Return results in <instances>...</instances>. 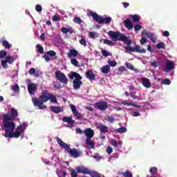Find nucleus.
<instances>
[{
    "label": "nucleus",
    "mask_w": 177,
    "mask_h": 177,
    "mask_svg": "<svg viewBox=\"0 0 177 177\" xmlns=\"http://www.w3.org/2000/svg\"><path fill=\"white\" fill-rule=\"evenodd\" d=\"M119 41H123L125 42L127 46L125 48L127 52H135L136 53H146V49L141 48L140 46L136 44L134 47L131 46V44H132V41L129 39V37L125 36L124 34H121L119 37Z\"/></svg>",
    "instance_id": "1"
},
{
    "label": "nucleus",
    "mask_w": 177,
    "mask_h": 177,
    "mask_svg": "<svg viewBox=\"0 0 177 177\" xmlns=\"http://www.w3.org/2000/svg\"><path fill=\"white\" fill-rule=\"evenodd\" d=\"M50 96V93L48 92L41 93L39 97H33L32 98V102L35 107H37L39 110H46V105L44 104L46 103V102H49V97Z\"/></svg>",
    "instance_id": "2"
},
{
    "label": "nucleus",
    "mask_w": 177,
    "mask_h": 177,
    "mask_svg": "<svg viewBox=\"0 0 177 177\" xmlns=\"http://www.w3.org/2000/svg\"><path fill=\"white\" fill-rule=\"evenodd\" d=\"M2 117L5 135H8L10 132H15L16 124L12 120V118L10 117V113L3 114Z\"/></svg>",
    "instance_id": "3"
},
{
    "label": "nucleus",
    "mask_w": 177,
    "mask_h": 177,
    "mask_svg": "<svg viewBox=\"0 0 177 177\" xmlns=\"http://www.w3.org/2000/svg\"><path fill=\"white\" fill-rule=\"evenodd\" d=\"M59 146L62 147V149H65L68 153L71 156V157H73V158H78L81 156V153L77 150V149L73 148L71 149L70 145H67L60 138L56 137L55 138Z\"/></svg>",
    "instance_id": "4"
},
{
    "label": "nucleus",
    "mask_w": 177,
    "mask_h": 177,
    "mask_svg": "<svg viewBox=\"0 0 177 177\" xmlns=\"http://www.w3.org/2000/svg\"><path fill=\"white\" fill-rule=\"evenodd\" d=\"M68 76L71 80H74V78H75L73 82L74 89H80L81 85L83 84L82 81H81V80H82V76L77 72H72L69 73Z\"/></svg>",
    "instance_id": "5"
},
{
    "label": "nucleus",
    "mask_w": 177,
    "mask_h": 177,
    "mask_svg": "<svg viewBox=\"0 0 177 177\" xmlns=\"http://www.w3.org/2000/svg\"><path fill=\"white\" fill-rule=\"evenodd\" d=\"M89 15L91 17H93V19L95 21H97L99 24H110V23L111 22V17H106L105 18H103L102 16L92 11H90Z\"/></svg>",
    "instance_id": "6"
},
{
    "label": "nucleus",
    "mask_w": 177,
    "mask_h": 177,
    "mask_svg": "<svg viewBox=\"0 0 177 177\" xmlns=\"http://www.w3.org/2000/svg\"><path fill=\"white\" fill-rule=\"evenodd\" d=\"M24 132V129H23V126L20 125L17 127V131H11L8 134H4L5 138H15L17 139V138H20L21 133Z\"/></svg>",
    "instance_id": "7"
},
{
    "label": "nucleus",
    "mask_w": 177,
    "mask_h": 177,
    "mask_svg": "<svg viewBox=\"0 0 177 177\" xmlns=\"http://www.w3.org/2000/svg\"><path fill=\"white\" fill-rule=\"evenodd\" d=\"M55 78L57 81H59V82H62V84H64V85H67V84H68V79H67L66 75L60 71H57L55 72Z\"/></svg>",
    "instance_id": "8"
},
{
    "label": "nucleus",
    "mask_w": 177,
    "mask_h": 177,
    "mask_svg": "<svg viewBox=\"0 0 177 177\" xmlns=\"http://www.w3.org/2000/svg\"><path fill=\"white\" fill-rule=\"evenodd\" d=\"M95 107L101 111H106L109 109V104L106 101L97 102L95 104Z\"/></svg>",
    "instance_id": "9"
},
{
    "label": "nucleus",
    "mask_w": 177,
    "mask_h": 177,
    "mask_svg": "<svg viewBox=\"0 0 177 177\" xmlns=\"http://www.w3.org/2000/svg\"><path fill=\"white\" fill-rule=\"evenodd\" d=\"M15 60L14 56L8 55L6 57L5 60L1 61V66L3 67V68H6L8 67V64H12V63L15 62Z\"/></svg>",
    "instance_id": "10"
},
{
    "label": "nucleus",
    "mask_w": 177,
    "mask_h": 177,
    "mask_svg": "<svg viewBox=\"0 0 177 177\" xmlns=\"http://www.w3.org/2000/svg\"><path fill=\"white\" fill-rule=\"evenodd\" d=\"M69 107L71 108L73 115L76 117L77 120H82V118H84V116H82V114L78 112V110H77V107L74 104H71L69 105Z\"/></svg>",
    "instance_id": "11"
},
{
    "label": "nucleus",
    "mask_w": 177,
    "mask_h": 177,
    "mask_svg": "<svg viewBox=\"0 0 177 177\" xmlns=\"http://www.w3.org/2000/svg\"><path fill=\"white\" fill-rule=\"evenodd\" d=\"M62 121L63 122H67L70 128H72V127H74V124H75V120H73L72 117H64L62 118Z\"/></svg>",
    "instance_id": "12"
},
{
    "label": "nucleus",
    "mask_w": 177,
    "mask_h": 177,
    "mask_svg": "<svg viewBox=\"0 0 177 177\" xmlns=\"http://www.w3.org/2000/svg\"><path fill=\"white\" fill-rule=\"evenodd\" d=\"M84 133L86 136V139H92L95 136V131L91 128L84 130Z\"/></svg>",
    "instance_id": "13"
},
{
    "label": "nucleus",
    "mask_w": 177,
    "mask_h": 177,
    "mask_svg": "<svg viewBox=\"0 0 177 177\" xmlns=\"http://www.w3.org/2000/svg\"><path fill=\"white\" fill-rule=\"evenodd\" d=\"M122 34L120 32H114L113 30H110L108 32V35L109 37H111V38H112L113 39H114V41H115L116 39L120 40V35Z\"/></svg>",
    "instance_id": "14"
},
{
    "label": "nucleus",
    "mask_w": 177,
    "mask_h": 177,
    "mask_svg": "<svg viewBox=\"0 0 177 177\" xmlns=\"http://www.w3.org/2000/svg\"><path fill=\"white\" fill-rule=\"evenodd\" d=\"M75 170L79 174H83V175H88L89 174V169L84 166H79L75 168Z\"/></svg>",
    "instance_id": "15"
},
{
    "label": "nucleus",
    "mask_w": 177,
    "mask_h": 177,
    "mask_svg": "<svg viewBox=\"0 0 177 177\" xmlns=\"http://www.w3.org/2000/svg\"><path fill=\"white\" fill-rule=\"evenodd\" d=\"M78 56V51L74 48L71 49L69 52L67 53L68 59H74Z\"/></svg>",
    "instance_id": "16"
},
{
    "label": "nucleus",
    "mask_w": 177,
    "mask_h": 177,
    "mask_svg": "<svg viewBox=\"0 0 177 177\" xmlns=\"http://www.w3.org/2000/svg\"><path fill=\"white\" fill-rule=\"evenodd\" d=\"M171 70H175V64L171 61H168L164 71L168 73V71H171Z\"/></svg>",
    "instance_id": "17"
},
{
    "label": "nucleus",
    "mask_w": 177,
    "mask_h": 177,
    "mask_svg": "<svg viewBox=\"0 0 177 177\" xmlns=\"http://www.w3.org/2000/svg\"><path fill=\"white\" fill-rule=\"evenodd\" d=\"M97 129H99L100 132L102 133H107V132H109V127L103 124H98L97 126Z\"/></svg>",
    "instance_id": "18"
},
{
    "label": "nucleus",
    "mask_w": 177,
    "mask_h": 177,
    "mask_svg": "<svg viewBox=\"0 0 177 177\" xmlns=\"http://www.w3.org/2000/svg\"><path fill=\"white\" fill-rule=\"evenodd\" d=\"M36 89H37V85H35V84L32 83V84H28V91L30 95H35Z\"/></svg>",
    "instance_id": "19"
},
{
    "label": "nucleus",
    "mask_w": 177,
    "mask_h": 177,
    "mask_svg": "<svg viewBox=\"0 0 177 177\" xmlns=\"http://www.w3.org/2000/svg\"><path fill=\"white\" fill-rule=\"evenodd\" d=\"M86 77L90 80H95V78H96V75H95V73H93V71L88 69L86 72Z\"/></svg>",
    "instance_id": "20"
},
{
    "label": "nucleus",
    "mask_w": 177,
    "mask_h": 177,
    "mask_svg": "<svg viewBox=\"0 0 177 177\" xmlns=\"http://www.w3.org/2000/svg\"><path fill=\"white\" fill-rule=\"evenodd\" d=\"M123 23L124 24V27L127 28V30H132L133 28V24H132V21H131V19H125Z\"/></svg>",
    "instance_id": "21"
},
{
    "label": "nucleus",
    "mask_w": 177,
    "mask_h": 177,
    "mask_svg": "<svg viewBox=\"0 0 177 177\" xmlns=\"http://www.w3.org/2000/svg\"><path fill=\"white\" fill-rule=\"evenodd\" d=\"M145 35L147 38H149V39L153 44H156V42H157V37L154 36V33L147 32H145Z\"/></svg>",
    "instance_id": "22"
},
{
    "label": "nucleus",
    "mask_w": 177,
    "mask_h": 177,
    "mask_svg": "<svg viewBox=\"0 0 177 177\" xmlns=\"http://www.w3.org/2000/svg\"><path fill=\"white\" fill-rule=\"evenodd\" d=\"M50 110L51 111H53V113H55V114H59V113H62V107L60 106H51Z\"/></svg>",
    "instance_id": "23"
},
{
    "label": "nucleus",
    "mask_w": 177,
    "mask_h": 177,
    "mask_svg": "<svg viewBox=\"0 0 177 177\" xmlns=\"http://www.w3.org/2000/svg\"><path fill=\"white\" fill-rule=\"evenodd\" d=\"M61 31L64 34H67L68 32H70V34H73V32H74V30H73V28L71 27H69L68 28L63 27L62 28Z\"/></svg>",
    "instance_id": "24"
},
{
    "label": "nucleus",
    "mask_w": 177,
    "mask_h": 177,
    "mask_svg": "<svg viewBox=\"0 0 177 177\" xmlns=\"http://www.w3.org/2000/svg\"><path fill=\"white\" fill-rule=\"evenodd\" d=\"M86 144L87 146H90L89 149H95V142L91 138L86 139Z\"/></svg>",
    "instance_id": "25"
},
{
    "label": "nucleus",
    "mask_w": 177,
    "mask_h": 177,
    "mask_svg": "<svg viewBox=\"0 0 177 177\" xmlns=\"http://www.w3.org/2000/svg\"><path fill=\"white\" fill-rule=\"evenodd\" d=\"M142 85L145 86V88H151V83H150V80H149L148 78L143 79Z\"/></svg>",
    "instance_id": "26"
},
{
    "label": "nucleus",
    "mask_w": 177,
    "mask_h": 177,
    "mask_svg": "<svg viewBox=\"0 0 177 177\" xmlns=\"http://www.w3.org/2000/svg\"><path fill=\"white\" fill-rule=\"evenodd\" d=\"M149 172L151 174V177H157V172H158V169H157V167H151Z\"/></svg>",
    "instance_id": "27"
},
{
    "label": "nucleus",
    "mask_w": 177,
    "mask_h": 177,
    "mask_svg": "<svg viewBox=\"0 0 177 177\" xmlns=\"http://www.w3.org/2000/svg\"><path fill=\"white\" fill-rule=\"evenodd\" d=\"M17 115H19V112H17V110L15 109V108L11 109L10 117L12 118V120H15Z\"/></svg>",
    "instance_id": "28"
},
{
    "label": "nucleus",
    "mask_w": 177,
    "mask_h": 177,
    "mask_svg": "<svg viewBox=\"0 0 177 177\" xmlns=\"http://www.w3.org/2000/svg\"><path fill=\"white\" fill-rule=\"evenodd\" d=\"M101 71L102 74H109L110 72V66L109 65H105L102 66L101 68Z\"/></svg>",
    "instance_id": "29"
},
{
    "label": "nucleus",
    "mask_w": 177,
    "mask_h": 177,
    "mask_svg": "<svg viewBox=\"0 0 177 177\" xmlns=\"http://www.w3.org/2000/svg\"><path fill=\"white\" fill-rule=\"evenodd\" d=\"M87 175H90V176L91 177H100V174L95 171H89L88 170V173L87 174Z\"/></svg>",
    "instance_id": "30"
},
{
    "label": "nucleus",
    "mask_w": 177,
    "mask_h": 177,
    "mask_svg": "<svg viewBox=\"0 0 177 177\" xmlns=\"http://www.w3.org/2000/svg\"><path fill=\"white\" fill-rule=\"evenodd\" d=\"M131 17L134 23H138V21H140V17L138 15H131Z\"/></svg>",
    "instance_id": "31"
},
{
    "label": "nucleus",
    "mask_w": 177,
    "mask_h": 177,
    "mask_svg": "<svg viewBox=\"0 0 177 177\" xmlns=\"http://www.w3.org/2000/svg\"><path fill=\"white\" fill-rule=\"evenodd\" d=\"M49 100L51 103H57V98H56V96L53 95L52 93H50Z\"/></svg>",
    "instance_id": "32"
},
{
    "label": "nucleus",
    "mask_w": 177,
    "mask_h": 177,
    "mask_svg": "<svg viewBox=\"0 0 177 177\" xmlns=\"http://www.w3.org/2000/svg\"><path fill=\"white\" fill-rule=\"evenodd\" d=\"M71 63L73 66L75 67H80V64H78V61L75 58H71Z\"/></svg>",
    "instance_id": "33"
},
{
    "label": "nucleus",
    "mask_w": 177,
    "mask_h": 177,
    "mask_svg": "<svg viewBox=\"0 0 177 177\" xmlns=\"http://www.w3.org/2000/svg\"><path fill=\"white\" fill-rule=\"evenodd\" d=\"M121 175H122L124 177H133L129 170H127L124 172H122Z\"/></svg>",
    "instance_id": "34"
},
{
    "label": "nucleus",
    "mask_w": 177,
    "mask_h": 177,
    "mask_svg": "<svg viewBox=\"0 0 177 177\" xmlns=\"http://www.w3.org/2000/svg\"><path fill=\"white\" fill-rule=\"evenodd\" d=\"M115 132H118V133H125V132H127V128L120 127L119 129H117L115 130Z\"/></svg>",
    "instance_id": "35"
},
{
    "label": "nucleus",
    "mask_w": 177,
    "mask_h": 177,
    "mask_svg": "<svg viewBox=\"0 0 177 177\" xmlns=\"http://www.w3.org/2000/svg\"><path fill=\"white\" fill-rule=\"evenodd\" d=\"M104 44H105V45H109L110 46H114V45H115V44H114V42H113L111 40H109V39H104Z\"/></svg>",
    "instance_id": "36"
},
{
    "label": "nucleus",
    "mask_w": 177,
    "mask_h": 177,
    "mask_svg": "<svg viewBox=\"0 0 177 177\" xmlns=\"http://www.w3.org/2000/svg\"><path fill=\"white\" fill-rule=\"evenodd\" d=\"M156 48L158 49H165V44L164 42L158 43L156 44Z\"/></svg>",
    "instance_id": "37"
},
{
    "label": "nucleus",
    "mask_w": 177,
    "mask_h": 177,
    "mask_svg": "<svg viewBox=\"0 0 177 177\" xmlns=\"http://www.w3.org/2000/svg\"><path fill=\"white\" fill-rule=\"evenodd\" d=\"M12 89L16 93H19V92H20V87L19 86V84L14 85L12 86Z\"/></svg>",
    "instance_id": "38"
},
{
    "label": "nucleus",
    "mask_w": 177,
    "mask_h": 177,
    "mask_svg": "<svg viewBox=\"0 0 177 177\" xmlns=\"http://www.w3.org/2000/svg\"><path fill=\"white\" fill-rule=\"evenodd\" d=\"M2 45L3 46H4V48H6V49H10V44L8 41L6 40L3 41Z\"/></svg>",
    "instance_id": "39"
},
{
    "label": "nucleus",
    "mask_w": 177,
    "mask_h": 177,
    "mask_svg": "<svg viewBox=\"0 0 177 177\" xmlns=\"http://www.w3.org/2000/svg\"><path fill=\"white\" fill-rule=\"evenodd\" d=\"M126 67L129 68V70H131L132 71H136V69H135V67L131 63H126Z\"/></svg>",
    "instance_id": "40"
},
{
    "label": "nucleus",
    "mask_w": 177,
    "mask_h": 177,
    "mask_svg": "<svg viewBox=\"0 0 177 177\" xmlns=\"http://www.w3.org/2000/svg\"><path fill=\"white\" fill-rule=\"evenodd\" d=\"M8 55V52L6 50H1L0 51V59H4V57H6Z\"/></svg>",
    "instance_id": "41"
},
{
    "label": "nucleus",
    "mask_w": 177,
    "mask_h": 177,
    "mask_svg": "<svg viewBox=\"0 0 177 177\" xmlns=\"http://www.w3.org/2000/svg\"><path fill=\"white\" fill-rule=\"evenodd\" d=\"M36 48L37 49V52H39V53H44V47H42L41 45L38 44L36 46Z\"/></svg>",
    "instance_id": "42"
},
{
    "label": "nucleus",
    "mask_w": 177,
    "mask_h": 177,
    "mask_svg": "<svg viewBox=\"0 0 177 177\" xmlns=\"http://www.w3.org/2000/svg\"><path fill=\"white\" fill-rule=\"evenodd\" d=\"M53 21H60L62 20V17H60V15H54L52 17Z\"/></svg>",
    "instance_id": "43"
},
{
    "label": "nucleus",
    "mask_w": 177,
    "mask_h": 177,
    "mask_svg": "<svg viewBox=\"0 0 177 177\" xmlns=\"http://www.w3.org/2000/svg\"><path fill=\"white\" fill-rule=\"evenodd\" d=\"M108 64L111 66V67H115V66H117V62L115 61H112V60H109L108 61Z\"/></svg>",
    "instance_id": "44"
},
{
    "label": "nucleus",
    "mask_w": 177,
    "mask_h": 177,
    "mask_svg": "<svg viewBox=\"0 0 177 177\" xmlns=\"http://www.w3.org/2000/svg\"><path fill=\"white\" fill-rule=\"evenodd\" d=\"M161 84H163L164 85H171V80L169 79H164Z\"/></svg>",
    "instance_id": "45"
},
{
    "label": "nucleus",
    "mask_w": 177,
    "mask_h": 177,
    "mask_svg": "<svg viewBox=\"0 0 177 177\" xmlns=\"http://www.w3.org/2000/svg\"><path fill=\"white\" fill-rule=\"evenodd\" d=\"M73 21L76 24H81V23H82V19H81L80 17H75L73 19Z\"/></svg>",
    "instance_id": "46"
},
{
    "label": "nucleus",
    "mask_w": 177,
    "mask_h": 177,
    "mask_svg": "<svg viewBox=\"0 0 177 177\" xmlns=\"http://www.w3.org/2000/svg\"><path fill=\"white\" fill-rule=\"evenodd\" d=\"M102 56L107 57V56H110V52H107L106 50L102 49L101 51Z\"/></svg>",
    "instance_id": "47"
},
{
    "label": "nucleus",
    "mask_w": 177,
    "mask_h": 177,
    "mask_svg": "<svg viewBox=\"0 0 177 177\" xmlns=\"http://www.w3.org/2000/svg\"><path fill=\"white\" fill-rule=\"evenodd\" d=\"M35 10L36 12H38L39 13H41V12H42V6L37 4L35 6Z\"/></svg>",
    "instance_id": "48"
},
{
    "label": "nucleus",
    "mask_w": 177,
    "mask_h": 177,
    "mask_svg": "<svg viewBox=\"0 0 177 177\" xmlns=\"http://www.w3.org/2000/svg\"><path fill=\"white\" fill-rule=\"evenodd\" d=\"M79 42L80 45H82V46H86V40L85 38L82 37Z\"/></svg>",
    "instance_id": "49"
},
{
    "label": "nucleus",
    "mask_w": 177,
    "mask_h": 177,
    "mask_svg": "<svg viewBox=\"0 0 177 177\" xmlns=\"http://www.w3.org/2000/svg\"><path fill=\"white\" fill-rule=\"evenodd\" d=\"M47 55L48 56H51V57L56 56V52H55L53 50H49L47 52Z\"/></svg>",
    "instance_id": "50"
},
{
    "label": "nucleus",
    "mask_w": 177,
    "mask_h": 177,
    "mask_svg": "<svg viewBox=\"0 0 177 177\" xmlns=\"http://www.w3.org/2000/svg\"><path fill=\"white\" fill-rule=\"evenodd\" d=\"M111 145L112 146H113L114 147H117L118 146V142H117V140H114V139H111Z\"/></svg>",
    "instance_id": "51"
},
{
    "label": "nucleus",
    "mask_w": 177,
    "mask_h": 177,
    "mask_svg": "<svg viewBox=\"0 0 177 177\" xmlns=\"http://www.w3.org/2000/svg\"><path fill=\"white\" fill-rule=\"evenodd\" d=\"M119 157H120V153H113V156H111L109 158V160H114L113 158H119Z\"/></svg>",
    "instance_id": "52"
},
{
    "label": "nucleus",
    "mask_w": 177,
    "mask_h": 177,
    "mask_svg": "<svg viewBox=\"0 0 177 177\" xmlns=\"http://www.w3.org/2000/svg\"><path fill=\"white\" fill-rule=\"evenodd\" d=\"M30 75H32L34 74H35V73H37V70H35V68H31L29 71H28Z\"/></svg>",
    "instance_id": "53"
},
{
    "label": "nucleus",
    "mask_w": 177,
    "mask_h": 177,
    "mask_svg": "<svg viewBox=\"0 0 177 177\" xmlns=\"http://www.w3.org/2000/svg\"><path fill=\"white\" fill-rule=\"evenodd\" d=\"M93 158H95L97 161H100L102 160V157H100V155L98 153L95 154L93 156Z\"/></svg>",
    "instance_id": "54"
},
{
    "label": "nucleus",
    "mask_w": 177,
    "mask_h": 177,
    "mask_svg": "<svg viewBox=\"0 0 177 177\" xmlns=\"http://www.w3.org/2000/svg\"><path fill=\"white\" fill-rule=\"evenodd\" d=\"M134 30H135V31H139V30H142V26H140L139 24H136L134 26Z\"/></svg>",
    "instance_id": "55"
},
{
    "label": "nucleus",
    "mask_w": 177,
    "mask_h": 177,
    "mask_svg": "<svg viewBox=\"0 0 177 177\" xmlns=\"http://www.w3.org/2000/svg\"><path fill=\"white\" fill-rule=\"evenodd\" d=\"M118 71L119 73H125V71H127V68H125V66H120Z\"/></svg>",
    "instance_id": "56"
},
{
    "label": "nucleus",
    "mask_w": 177,
    "mask_h": 177,
    "mask_svg": "<svg viewBox=\"0 0 177 177\" xmlns=\"http://www.w3.org/2000/svg\"><path fill=\"white\" fill-rule=\"evenodd\" d=\"M140 42L141 45H145L147 42V39L146 37H142L140 40Z\"/></svg>",
    "instance_id": "57"
},
{
    "label": "nucleus",
    "mask_w": 177,
    "mask_h": 177,
    "mask_svg": "<svg viewBox=\"0 0 177 177\" xmlns=\"http://www.w3.org/2000/svg\"><path fill=\"white\" fill-rule=\"evenodd\" d=\"M106 121L109 122H114V118H113V116H107Z\"/></svg>",
    "instance_id": "58"
},
{
    "label": "nucleus",
    "mask_w": 177,
    "mask_h": 177,
    "mask_svg": "<svg viewBox=\"0 0 177 177\" xmlns=\"http://www.w3.org/2000/svg\"><path fill=\"white\" fill-rule=\"evenodd\" d=\"M151 66H152V67H154V68H157V67H158V63H157L156 61H153L151 63Z\"/></svg>",
    "instance_id": "59"
},
{
    "label": "nucleus",
    "mask_w": 177,
    "mask_h": 177,
    "mask_svg": "<svg viewBox=\"0 0 177 177\" xmlns=\"http://www.w3.org/2000/svg\"><path fill=\"white\" fill-rule=\"evenodd\" d=\"M130 96H131V97H132V99H133L134 100H136V99H138V96L136 95V93H133V92L130 93Z\"/></svg>",
    "instance_id": "60"
},
{
    "label": "nucleus",
    "mask_w": 177,
    "mask_h": 177,
    "mask_svg": "<svg viewBox=\"0 0 177 177\" xmlns=\"http://www.w3.org/2000/svg\"><path fill=\"white\" fill-rule=\"evenodd\" d=\"M106 153L107 154H111V153H113V148L111 147H108L106 148Z\"/></svg>",
    "instance_id": "61"
},
{
    "label": "nucleus",
    "mask_w": 177,
    "mask_h": 177,
    "mask_svg": "<svg viewBox=\"0 0 177 177\" xmlns=\"http://www.w3.org/2000/svg\"><path fill=\"white\" fill-rule=\"evenodd\" d=\"M71 176L72 177H77V171L75 170H74V169H72L71 172Z\"/></svg>",
    "instance_id": "62"
},
{
    "label": "nucleus",
    "mask_w": 177,
    "mask_h": 177,
    "mask_svg": "<svg viewBox=\"0 0 177 177\" xmlns=\"http://www.w3.org/2000/svg\"><path fill=\"white\" fill-rule=\"evenodd\" d=\"M88 35H89L90 38H92L93 39H95V33L94 32H90L88 33Z\"/></svg>",
    "instance_id": "63"
},
{
    "label": "nucleus",
    "mask_w": 177,
    "mask_h": 177,
    "mask_svg": "<svg viewBox=\"0 0 177 177\" xmlns=\"http://www.w3.org/2000/svg\"><path fill=\"white\" fill-rule=\"evenodd\" d=\"M43 57L44 59H45L46 62H50V58L49 57V56L44 55Z\"/></svg>",
    "instance_id": "64"
}]
</instances>
